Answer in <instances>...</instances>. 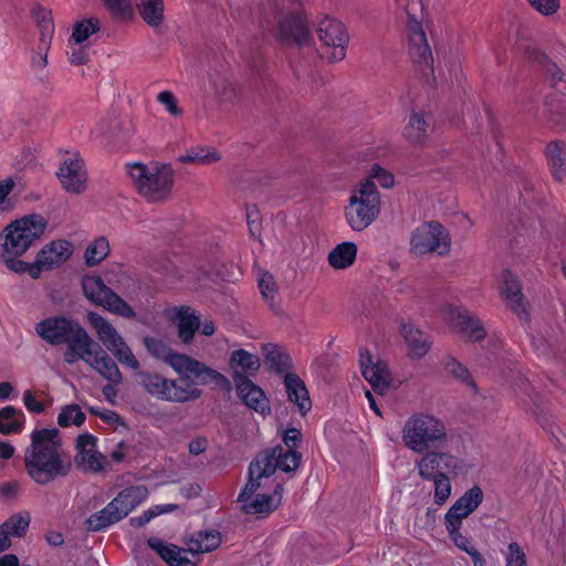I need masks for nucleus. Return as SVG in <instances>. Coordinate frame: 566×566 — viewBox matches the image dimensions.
Wrapping results in <instances>:
<instances>
[{
    "label": "nucleus",
    "mask_w": 566,
    "mask_h": 566,
    "mask_svg": "<svg viewBox=\"0 0 566 566\" xmlns=\"http://www.w3.org/2000/svg\"><path fill=\"white\" fill-rule=\"evenodd\" d=\"M24 450L27 475L38 485H48L67 476L72 470L70 453L63 448L57 429L33 430Z\"/></svg>",
    "instance_id": "obj_1"
},
{
    "label": "nucleus",
    "mask_w": 566,
    "mask_h": 566,
    "mask_svg": "<svg viewBox=\"0 0 566 566\" xmlns=\"http://www.w3.org/2000/svg\"><path fill=\"white\" fill-rule=\"evenodd\" d=\"M46 227V219L39 213L10 222L0 232V262L14 273L27 272L29 264L20 258L44 234Z\"/></svg>",
    "instance_id": "obj_2"
},
{
    "label": "nucleus",
    "mask_w": 566,
    "mask_h": 566,
    "mask_svg": "<svg viewBox=\"0 0 566 566\" xmlns=\"http://www.w3.org/2000/svg\"><path fill=\"white\" fill-rule=\"evenodd\" d=\"M403 446L415 452L443 449L449 440L442 419L428 412H416L408 417L401 429Z\"/></svg>",
    "instance_id": "obj_3"
},
{
    "label": "nucleus",
    "mask_w": 566,
    "mask_h": 566,
    "mask_svg": "<svg viewBox=\"0 0 566 566\" xmlns=\"http://www.w3.org/2000/svg\"><path fill=\"white\" fill-rule=\"evenodd\" d=\"M126 167L138 192L148 201L159 202L169 198L174 184V171L169 165L136 161Z\"/></svg>",
    "instance_id": "obj_4"
},
{
    "label": "nucleus",
    "mask_w": 566,
    "mask_h": 566,
    "mask_svg": "<svg viewBox=\"0 0 566 566\" xmlns=\"http://www.w3.org/2000/svg\"><path fill=\"white\" fill-rule=\"evenodd\" d=\"M144 344L153 356L167 361L179 375L187 376L191 374L197 379L198 384L201 385H229L228 379L219 371L188 355L172 353L164 342L157 338L146 337Z\"/></svg>",
    "instance_id": "obj_5"
},
{
    "label": "nucleus",
    "mask_w": 566,
    "mask_h": 566,
    "mask_svg": "<svg viewBox=\"0 0 566 566\" xmlns=\"http://www.w3.org/2000/svg\"><path fill=\"white\" fill-rule=\"evenodd\" d=\"M221 535L218 531H205L195 534L187 543L188 548L181 549L175 544L166 543L160 538L150 537L149 547L155 551L170 566H197V560L186 556L189 552L193 556L201 553H209L219 547Z\"/></svg>",
    "instance_id": "obj_6"
},
{
    "label": "nucleus",
    "mask_w": 566,
    "mask_h": 566,
    "mask_svg": "<svg viewBox=\"0 0 566 566\" xmlns=\"http://www.w3.org/2000/svg\"><path fill=\"white\" fill-rule=\"evenodd\" d=\"M380 213V195L374 181L363 180L352 190L345 218L354 231H363L369 227Z\"/></svg>",
    "instance_id": "obj_7"
},
{
    "label": "nucleus",
    "mask_w": 566,
    "mask_h": 566,
    "mask_svg": "<svg viewBox=\"0 0 566 566\" xmlns=\"http://www.w3.org/2000/svg\"><path fill=\"white\" fill-rule=\"evenodd\" d=\"M148 495L149 492L145 485H134L124 489L103 510L87 518V530L98 532L122 521L133 510L144 503Z\"/></svg>",
    "instance_id": "obj_8"
},
{
    "label": "nucleus",
    "mask_w": 566,
    "mask_h": 566,
    "mask_svg": "<svg viewBox=\"0 0 566 566\" xmlns=\"http://www.w3.org/2000/svg\"><path fill=\"white\" fill-rule=\"evenodd\" d=\"M282 493V483L252 476L249 468V481L239 494L238 501L248 514H268L281 504Z\"/></svg>",
    "instance_id": "obj_9"
},
{
    "label": "nucleus",
    "mask_w": 566,
    "mask_h": 566,
    "mask_svg": "<svg viewBox=\"0 0 566 566\" xmlns=\"http://www.w3.org/2000/svg\"><path fill=\"white\" fill-rule=\"evenodd\" d=\"M395 2L408 15L406 38L408 53L412 62L430 70L433 62L432 53L422 25L415 18V11L420 7V3L418 0H395Z\"/></svg>",
    "instance_id": "obj_10"
},
{
    "label": "nucleus",
    "mask_w": 566,
    "mask_h": 566,
    "mask_svg": "<svg viewBox=\"0 0 566 566\" xmlns=\"http://www.w3.org/2000/svg\"><path fill=\"white\" fill-rule=\"evenodd\" d=\"M279 36L285 43L306 44L310 29L303 12L302 0H282L279 13Z\"/></svg>",
    "instance_id": "obj_11"
},
{
    "label": "nucleus",
    "mask_w": 566,
    "mask_h": 566,
    "mask_svg": "<svg viewBox=\"0 0 566 566\" xmlns=\"http://www.w3.org/2000/svg\"><path fill=\"white\" fill-rule=\"evenodd\" d=\"M88 322L95 329L98 339L119 364L133 370H137L139 368V361L133 354L132 349L108 321L96 313H90Z\"/></svg>",
    "instance_id": "obj_12"
},
{
    "label": "nucleus",
    "mask_w": 566,
    "mask_h": 566,
    "mask_svg": "<svg viewBox=\"0 0 566 566\" xmlns=\"http://www.w3.org/2000/svg\"><path fill=\"white\" fill-rule=\"evenodd\" d=\"M88 322L95 329L98 339L119 364L133 370H137L139 368V361L133 354L132 349L108 321L96 313H90Z\"/></svg>",
    "instance_id": "obj_13"
},
{
    "label": "nucleus",
    "mask_w": 566,
    "mask_h": 566,
    "mask_svg": "<svg viewBox=\"0 0 566 566\" xmlns=\"http://www.w3.org/2000/svg\"><path fill=\"white\" fill-rule=\"evenodd\" d=\"M301 463V454L296 450H284L282 447L260 453L251 462V474L265 481H275L272 478L276 469L283 472L295 471Z\"/></svg>",
    "instance_id": "obj_14"
},
{
    "label": "nucleus",
    "mask_w": 566,
    "mask_h": 566,
    "mask_svg": "<svg viewBox=\"0 0 566 566\" xmlns=\"http://www.w3.org/2000/svg\"><path fill=\"white\" fill-rule=\"evenodd\" d=\"M410 247L411 252L416 255L428 253L444 255L450 251V237L439 222H426L413 231Z\"/></svg>",
    "instance_id": "obj_15"
},
{
    "label": "nucleus",
    "mask_w": 566,
    "mask_h": 566,
    "mask_svg": "<svg viewBox=\"0 0 566 566\" xmlns=\"http://www.w3.org/2000/svg\"><path fill=\"white\" fill-rule=\"evenodd\" d=\"M316 32L322 43L321 54L324 59L338 62L346 56L349 36L340 21L325 17L318 22Z\"/></svg>",
    "instance_id": "obj_16"
},
{
    "label": "nucleus",
    "mask_w": 566,
    "mask_h": 566,
    "mask_svg": "<svg viewBox=\"0 0 566 566\" xmlns=\"http://www.w3.org/2000/svg\"><path fill=\"white\" fill-rule=\"evenodd\" d=\"M85 296L94 304L125 318L135 317L134 310L119 295L104 284L98 276H85L82 281Z\"/></svg>",
    "instance_id": "obj_17"
},
{
    "label": "nucleus",
    "mask_w": 566,
    "mask_h": 566,
    "mask_svg": "<svg viewBox=\"0 0 566 566\" xmlns=\"http://www.w3.org/2000/svg\"><path fill=\"white\" fill-rule=\"evenodd\" d=\"M421 454L422 457L416 461L415 467L423 480H431L444 471L454 475L468 472L465 462L450 452L429 450Z\"/></svg>",
    "instance_id": "obj_18"
},
{
    "label": "nucleus",
    "mask_w": 566,
    "mask_h": 566,
    "mask_svg": "<svg viewBox=\"0 0 566 566\" xmlns=\"http://www.w3.org/2000/svg\"><path fill=\"white\" fill-rule=\"evenodd\" d=\"M56 176L67 192L81 193L86 188L87 174L83 159L77 153L66 154Z\"/></svg>",
    "instance_id": "obj_19"
},
{
    "label": "nucleus",
    "mask_w": 566,
    "mask_h": 566,
    "mask_svg": "<svg viewBox=\"0 0 566 566\" xmlns=\"http://www.w3.org/2000/svg\"><path fill=\"white\" fill-rule=\"evenodd\" d=\"M66 348L64 352V361L73 365L78 360L86 364L95 353V346H98L88 335V333L77 323L65 339Z\"/></svg>",
    "instance_id": "obj_20"
},
{
    "label": "nucleus",
    "mask_w": 566,
    "mask_h": 566,
    "mask_svg": "<svg viewBox=\"0 0 566 566\" xmlns=\"http://www.w3.org/2000/svg\"><path fill=\"white\" fill-rule=\"evenodd\" d=\"M76 324L77 322L65 316H51L36 323L34 329L41 339L57 346L64 344Z\"/></svg>",
    "instance_id": "obj_21"
},
{
    "label": "nucleus",
    "mask_w": 566,
    "mask_h": 566,
    "mask_svg": "<svg viewBox=\"0 0 566 566\" xmlns=\"http://www.w3.org/2000/svg\"><path fill=\"white\" fill-rule=\"evenodd\" d=\"M97 439L91 433H82L76 439V462L84 470L99 472L104 469L105 457L96 449Z\"/></svg>",
    "instance_id": "obj_22"
},
{
    "label": "nucleus",
    "mask_w": 566,
    "mask_h": 566,
    "mask_svg": "<svg viewBox=\"0 0 566 566\" xmlns=\"http://www.w3.org/2000/svg\"><path fill=\"white\" fill-rule=\"evenodd\" d=\"M448 319L460 334L470 340H481L486 332L481 321L464 307H449Z\"/></svg>",
    "instance_id": "obj_23"
},
{
    "label": "nucleus",
    "mask_w": 566,
    "mask_h": 566,
    "mask_svg": "<svg viewBox=\"0 0 566 566\" xmlns=\"http://www.w3.org/2000/svg\"><path fill=\"white\" fill-rule=\"evenodd\" d=\"M359 364L364 378L373 386L374 390L384 391L390 381L387 364L379 359L374 360L368 350H360Z\"/></svg>",
    "instance_id": "obj_24"
},
{
    "label": "nucleus",
    "mask_w": 566,
    "mask_h": 566,
    "mask_svg": "<svg viewBox=\"0 0 566 566\" xmlns=\"http://www.w3.org/2000/svg\"><path fill=\"white\" fill-rule=\"evenodd\" d=\"M483 491L479 485L467 490L448 510L444 522H460L470 516L483 502Z\"/></svg>",
    "instance_id": "obj_25"
},
{
    "label": "nucleus",
    "mask_w": 566,
    "mask_h": 566,
    "mask_svg": "<svg viewBox=\"0 0 566 566\" xmlns=\"http://www.w3.org/2000/svg\"><path fill=\"white\" fill-rule=\"evenodd\" d=\"M237 391L240 399L243 401L245 406L250 409H253L255 412L266 416L270 413V402L266 398L264 391L253 384L247 377H240V380H235Z\"/></svg>",
    "instance_id": "obj_26"
},
{
    "label": "nucleus",
    "mask_w": 566,
    "mask_h": 566,
    "mask_svg": "<svg viewBox=\"0 0 566 566\" xmlns=\"http://www.w3.org/2000/svg\"><path fill=\"white\" fill-rule=\"evenodd\" d=\"M71 254L72 244L69 241H52L40 251L36 263L40 268L52 269L66 261Z\"/></svg>",
    "instance_id": "obj_27"
},
{
    "label": "nucleus",
    "mask_w": 566,
    "mask_h": 566,
    "mask_svg": "<svg viewBox=\"0 0 566 566\" xmlns=\"http://www.w3.org/2000/svg\"><path fill=\"white\" fill-rule=\"evenodd\" d=\"M87 365L95 369L107 381L113 384L122 382V373L116 363L99 346H95V353Z\"/></svg>",
    "instance_id": "obj_28"
},
{
    "label": "nucleus",
    "mask_w": 566,
    "mask_h": 566,
    "mask_svg": "<svg viewBox=\"0 0 566 566\" xmlns=\"http://www.w3.org/2000/svg\"><path fill=\"white\" fill-rule=\"evenodd\" d=\"M444 526L453 544L471 557L473 566L485 565L482 554L474 547L471 539L461 533L462 523L444 522Z\"/></svg>",
    "instance_id": "obj_29"
},
{
    "label": "nucleus",
    "mask_w": 566,
    "mask_h": 566,
    "mask_svg": "<svg viewBox=\"0 0 566 566\" xmlns=\"http://www.w3.org/2000/svg\"><path fill=\"white\" fill-rule=\"evenodd\" d=\"M190 376L192 375H180L179 380L170 379L168 389L169 402H188L201 397L202 392L197 387L199 385L197 379L195 378V381H186V378H189Z\"/></svg>",
    "instance_id": "obj_30"
},
{
    "label": "nucleus",
    "mask_w": 566,
    "mask_h": 566,
    "mask_svg": "<svg viewBox=\"0 0 566 566\" xmlns=\"http://www.w3.org/2000/svg\"><path fill=\"white\" fill-rule=\"evenodd\" d=\"M289 400L293 402L301 415H305L312 407V401L304 382L295 374H286L284 378Z\"/></svg>",
    "instance_id": "obj_31"
},
{
    "label": "nucleus",
    "mask_w": 566,
    "mask_h": 566,
    "mask_svg": "<svg viewBox=\"0 0 566 566\" xmlns=\"http://www.w3.org/2000/svg\"><path fill=\"white\" fill-rule=\"evenodd\" d=\"M429 124L424 115L419 112H412L406 124L402 136L413 146H423L428 140Z\"/></svg>",
    "instance_id": "obj_32"
},
{
    "label": "nucleus",
    "mask_w": 566,
    "mask_h": 566,
    "mask_svg": "<svg viewBox=\"0 0 566 566\" xmlns=\"http://www.w3.org/2000/svg\"><path fill=\"white\" fill-rule=\"evenodd\" d=\"M501 294L515 311L524 312V297L517 277L510 271L501 273Z\"/></svg>",
    "instance_id": "obj_33"
},
{
    "label": "nucleus",
    "mask_w": 566,
    "mask_h": 566,
    "mask_svg": "<svg viewBox=\"0 0 566 566\" xmlns=\"http://www.w3.org/2000/svg\"><path fill=\"white\" fill-rule=\"evenodd\" d=\"M358 248L356 243L345 241L337 244L327 256L329 266L335 270H345L352 266L357 258Z\"/></svg>",
    "instance_id": "obj_34"
},
{
    "label": "nucleus",
    "mask_w": 566,
    "mask_h": 566,
    "mask_svg": "<svg viewBox=\"0 0 566 566\" xmlns=\"http://www.w3.org/2000/svg\"><path fill=\"white\" fill-rule=\"evenodd\" d=\"M545 154L553 178L563 181L566 177L565 144L562 142L549 143Z\"/></svg>",
    "instance_id": "obj_35"
},
{
    "label": "nucleus",
    "mask_w": 566,
    "mask_h": 566,
    "mask_svg": "<svg viewBox=\"0 0 566 566\" xmlns=\"http://www.w3.org/2000/svg\"><path fill=\"white\" fill-rule=\"evenodd\" d=\"M136 8L143 21L151 28L160 27L165 20L164 0H136Z\"/></svg>",
    "instance_id": "obj_36"
},
{
    "label": "nucleus",
    "mask_w": 566,
    "mask_h": 566,
    "mask_svg": "<svg viewBox=\"0 0 566 566\" xmlns=\"http://www.w3.org/2000/svg\"><path fill=\"white\" fill-rule=\"evenodd\" d=\"M230 366L233 369L235 381L237 379L240 380V377H245L244 374L255 373L260 367V359L254 354L238 349L231 354Z\"/></svg>",
    "instance_id": "obj_37"
},
{
    "label": "nucleus",
    "mask_w": 566,
    "mask_h": 566,
    "mask_svg": "<svg viewBox=\"0 0 566 566\" xmlns=\"http://www.w3.org/2000/svg\"><path fill=\"white\" fill-rule=\"evenodd\" d=\"M169 382L170 379L161 377L158 374L140 373L139 384L140 386L153 397L168 401L169 400Z\"/></svg>",
    "instance_id": "obj_38"
},
{
    "label": "nucleus",
    "mask_w": 566,
    "mask_h": 566,
    "mask_svg": "<svg viewBox=\"0 0 566 566\" xmlns=\"http://www.w3.org/2000/svg\"><path fill=\"white\" fill-rule=\"evenodd\" d=\"M176 321L179 337L184 343H189L192 339L195 332L200 326L199 317L195 314L192 308L182 306L177 310Z\"/></svg>",
    "instance_id": "obj_39"
},
{
    "label": "nucleus",
    "mask_w": 566,
    "mask_h": 566,
    "mask_svg": "<svg viewBox=\"0 0 566 566\" xmlns=\"http://www.w3.org/2000/svg\"><path fill=\"white\" fill-rule=\"evenodd\" d=\"M25 417L22 410L12 406H6L0 409V433H19L24 427Z\"/></svg>",
    "instance_id": "obj_40"
},
{
    "label": "nucleus",
    "mask_w": 566,
    "mask_h": 566,
    "mask_svg": "<svg viewBox=\"0 0 566 566\" xmlns=\"http://www.w3.org/2000/svg\"><path fill=\"white\" fill-rule=\"evenodd\" d=\"M403 337L409 346L410 354L413 357H422L427 354L430 342L427 336L412 324H406L402 327Z\"/></svg>",
    "instance_id": "obj_41"
},
{
    "label": "nucleus",
    "mask_w": 566,
    "mask_h": 566,
    "mask_svg": "<svg viewBox=\"0 0 566 566\" xmlns=\"http://www.w3.org/2000/svg\"><path fill=\"white\" fill-rule=\"evenodd\" d=\"M33 18L40 30V49L48 51L54 34L52 14L49 10L39 7L33 10Z\"/></svg>",
    "instance_id": "obj_42"
},
{
    "label": "nucleus",
    "mask_w": 566,
    "mask_h": 566,
    "mask_svg": "<svg viewBox=\"0 0 566 566\" xmlns=\"http://www.w3.org/2000/svg\"><path fill=\"white\" fill-rule=\"evenodd\" d=\"M111 248L105 237L93 240L84 253L85 263L90 266L101 263L109 254Z\"/></svg>",
    "instance_id": "obj_43"
},
{
    "label": "nucleus",
    "mask_w": 566,
    "mask_h": 566,
    "mask_svg": "<svg viewBox=\"0 0 566 566\" xmlns=\"http://www.w3.org/2000/svg\"><path fill=\"white\" fill-rule=\"evenodd\" d=\"M31 516L28 512H19L11 515L1 526L11 537H22L29 530Z\"/></svg>",
    "instance_id": "obj_44"
},
{
    "label": "nucleus",
    "mask_w": 566,
    "mask_h": 566,
    "mask_svg": "<svg viewBox=\"0 0 566 566\" xmlns=\"http://www.w3.org/2000/svg\"><path fill=\"white\" fill-rule=\"evenodd\" d=\"M86 420L85 413L76 403L64 406L59 416L57 423L60 427L66 428L70 426L81 427Z\"/></svg>",
    "instance_id": "obj_45"
},
{
    "label": "nucleus",
    "mask_w": 566,
    "mask_h": 566,
    "mask_svg": "<svg viewBox=\"0 0 566 566\" xmlns=\"http://www.w3.org/2000/svg\"><path fill=\"white\" fill-rule=\"evenodd\" d=\"M99 30V21L91 18L77 22L73 27L72 35L69 39L70 43L83 44L92 34Z\"/></svg>",
    "instance_id": "obj_46"
},
{
    "label": "nucleus",
    "mask_w": 566,
    "mask_h": 566,
    "mask_svg": "<svg viewBox=\"0 0 566 566\" xmlns=\"http://www.w3.org/2000/svg\"><path fill=\"white\" fill-rule=\"evenodd\" d=\"M430 481L433 482L434 491H433V501L437 505H443L451 495L452 485L447 473L438 474L436 478H432Z\"/></svg>",
    "instance_id": "obj_47"
},
{
    "label": "nucleus",
    "mask_w": 566,
    "mask_h": 566,
    "mask_svg": "<svg viewBox=\"0 0 566 566\" xmlns=\"http://www.w3.org/2000/svg\"><path fill=\"white\" fill-rule=\"evenodd\" d=\"M446 369L460 382L471 387L474 390L476 389L469 369L458 360L450 358L446 364Z\"/></svg>",
    "instance_id": "obj_48"
},
{
    "label": "nucleus",
    "mask_w": 566,
    "mask_h": 566,
    "mask_svg": "<svg viewBox=\"0 0 566 566\" xmlns=\"http://www.w3.org/2000/svg\"><path fill=\"white\" fill-rule=\"evenodd\" d=\"M220 159V155L216 151L190 150L186 155L180 156L182 163H196L200 165H208Z\"/></svg>",
    "instance_id": "obj_49"
},
{
    "label": "nucleus",
    "mask_w": 566,
    "mask_h": 566,
    "mask_svg": "<svg viewBox=\"0 0 566 566\" xmlns=\"http://www.w3.org/2000/svg\"><path fill=\"white\" fill-rule=\"evenodd\" d=\"M504 557L505 566H527L526 554L516 542H511L507 545V552Z\"/></svg>",
    "instance_id": "obj_50"
},
{
    "label": "nucleus",
    "mask_w": 566,
    "mask_h": 566,
    "mask_svg": "<svg viewBox=\"0 0 566 566\" xmlns=\"http://www.w3.org/2000/svg\"><path fill=\"white\" fill-rule=\"evenodd\" d=\"M369 180L375 179L382 188L389 189L395 185L394 175L381 166L375 164L369 171Z\"/></svg>",
    "instance_id": "obj_51"
},
{
    "label": "nucleus",
    "mask_w": 566,
    "mask_h": 566,
    "mask_svg": "<svg viewBox=\"0 0 566 566\" xmlns=\"http://www.w3.org/2000/svg\"><path fill=\"white\" fill-rule=\"evenodd\" d=\"M214 93L223 101H231L234 97V84L227 77L213 80Z\"/></svg>",
    "instance_id": "obj_52"
},
{
    "label": "nucleus",
    "mask_w": 566,
    "mask_h": 566,
    "mask_svg": "<svg viewBox=\"0 0 566 566\" xmlns=\"http://www.w3.org/2000/svg\"><path fill=\"white\" fill-rule=\"evenodd\" d=\"M259 289L266 301L273 302L276 292V284L274 277L270 273L265 272L260 276Z\"/></svg>",
    "instance_id": "obj_53"
},
{
    "label": "nucleus",
    "mask_w": 566,
    "mask_h": 566,
    "mask_svg": "<svg viewBox=\"0 0 566 566\" xmlns=\"http://www.w3.org/2000/svg\"><path fill=\"white\" fill-rule=\"evenodd\" d=\"M157 102L161 104L171 116H180L181 109L177 104V98L170 91H163L157 95Z\"/></svg>",
    "instance_id": "obj_54"
},
{
    "label": "nucleus",
    "mask_w": 566,
    "mask_h": 566,
    "mask_svg": "<svg viewBox=\"0 0 566 566\" xmlns=\"http://www.w3.org/2000/svg\"><path fill=\"white\" fill-rule=\"evenodd\" d=\"M67 55L71 64L73 65H82L88 59L87 50L82 46V44H74L70 42L67 44Z\"/></svg>",
    "instance_id": "obj_55"
},
{
    "label": "nucleus",
    "mask_w": 566,
    "mask_h": 566,
    "mask_svg": "<svg viewBox=\"0 0 566 566\" xmlns=\"http://www.w3.org/2000/svg\"><path fill=\"white\" fill-rule=\"evenodd\" d=\"M262 352L265 359L271 363L272 367L280 368L284 364L283 354L276 345L265 344L262 347Z\"/></svg>",
    "instance_id": "obj_56"
},
{
    "label": "nucleus",
    "mask_w": 566,
    "mask_h": 566,
    "mask_svg": "<svg viewBox=\"0 0 566 566\" xmlns=\"http://www.w3.org/2000/svg\"><path fill=\"white\" fill-rule=\"evenodd\" d=\"M528 2L535 10L545 15L556 12L559 7V0H528Z\"/></svg>",
    "instance_id": "obj_57"
},
{
    "label": "nucleus",
    "mask_w": 566,
    "mask_h": 566,
    "mask_svg": "<svg viewBox=\"0 0 566 566\" xmlns=\"http://www.w3.org/2000/svg\"><path fill=\"white\" fill-rule=\"evenodd\" d=\"M23 405L24 407L32 413H42L45 410V406L43 402L39 401L35 396L31 392V390H25L23 392Z\"/></svg>",
    "instance_id": "obj_58"
},
{
    "label": "nucleus",
    "mask_w": 566,
    "mask_h": 566,
    "mask_svg": "<svg viewBox=\"0 0 566 566\" xmlns=\"http://www.w3.org/2000/svg\"><path fill=\"white\" fill-rule=\"evenodd\" d=\"M106 8L114 14L125 15L130 9L129 0H102Z\"/></svg>",
    "instance_id": "obj_59"
},
{
    "label": "nucleus",
    "mask_w": 566,
    "mask_h": 566,
    "mask_svg": "<svg viewBox=\"0 0 566 566\" xmlns=\"http://www.w3.org/2000/svg\"><path fill=\"white\" fill-rule=\"evenodd\" d=\"M301 431L295 428H290L284 432L283 442L286 447V450H296L298 443L301 442Z\"/></svg>",
    "instance_id": "obj_60"
},
{
    "label": "nucleus",
    "mask_w": 566,
    "mask_h": 566,
    "mask_svg": "<svg viewBox=\"0 0 566 566\" xmlns=\"http://www.w3.org/2000/svg\"><path fill=\"white\" fill-rule=\"evenodd\" d=\"M128 449L129 447L125 442L120 441L111 451L109 458L112 459L113 462L119 463L125 460L126 454L128 453Z\"/></svg>",
    "instance_id": "obj_61"
},
{
    "label": "nucleus",
    "mask_w": 566,
    "mask_h": 566,
    "mask_svg": "<svg viewBox=\"0 0 566 566\" xmlns=\"http://www.w3.org/2000/svg\"><path fill=\"white\" fill-rule=\"evenodd\" d=\"M14 188V180L12 178H6L0 181V207L3 208L7 198Z\"/></svg>",
    "instance_id": "obj_62"
},
{
    "label": "nucleus",
    "mask_w": 566,
    "mask_h": 566,
    "mask_svg": "<svg viewBox=\"0 0 566 566\" xmlns=\"http://www.w3.org/2000/svg\"><path fill=\"white\" fill-rule=\"evenodd\" d=\"M178 509V505L176 504H157L151 507H149V515L153 516V518L166 514L171 513Z\"/></svg>",
    "instance_id": "obj_63"
},
{
    "label": "nucleus",
    "mask_w": 566,
    "mask_h": 566,
    "mask_svg": "<svg viewBox=\"0 0 566 566\" xmlns=\"http://www.w3.org/2000/svg\"><path fill=\"white\" fill-rule=\"evenodd\" d=\"M153 520V516L149 515V509L143 512L139 516L132 517L129 523L134 527H142L145 524L149 523Z\"/></svg>",
    "instance_id": "obj_64"
}]
</instances>
